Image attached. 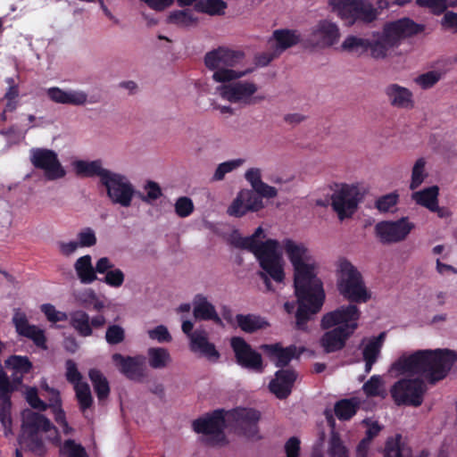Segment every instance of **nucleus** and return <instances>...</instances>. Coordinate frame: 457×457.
Here are the masks:
<instances>
[{"label":"nucleus","mask_w":457,"mask_h":457,"mask_svg":"<svg viewBox=\"0 0 457 457\" xmlns=\"http://www.w3.org/2000/svg\"><path fill=\"white\" fill-rule=\"evenodd\" d=\"M337 287L340 295L350 303H364L370 299L361 273L345 257L337 262Z\"/></svg>","instance_id":"obj_7"},{"label":"nucleus","mask_w":457,"mask_h":457,"mask_svg":"<svg viewBox=\"0 0 457 457\" xmlns=\"http://www.w3.org/2000/svg\"><path fill=\"white\" fill-rule=\"evenodd\" d=\"M56 428L45 415L26 409L21 412V433L18 436V443L21 449L28 451L38 457L46 454V447L44 443L41 432H48Z\"/></svg>","instance_id":"obj_5"},{"label":"nucleus","mask_w":457,"mask_h":457,"mask_svg":"<svg viewBox=\"0 0 457 457\" xmlns=\"http://www.w3.org/2000/svg\"><path fill=\"white\" fill-rule=\"evenodd\" d=\"M13 387L9 380L7 374L0 370V400H11V394Z\"/></svg>","instance_id":"obj_63"},{"label":"nucleus","mask_w":457,"mask_h":457,"mask_svg":"<svg viewBox=\"0 0 457 457\" xmlns=\"http://www.w3.org/2000/svg\"><path fill=\"white\" fill-rule=\"evenodd\" d=\"M236 320L241 330L250 334L270 326L264 318L254 314H237Z\"/></svg>","instance_id":"obj_32"},{"label":"nucleus","mask_w":457,"mask_h":457,"mask_svg":"<svg viewBox=\"0 0 457 457\" xmlns=\"http://www.w3.org/2000/svg\"><path fill=\"white\" fill-rule=\"evenodd\" d=\"M297 379V373L293 369H279L274 378L269 383L270 391L279 400L287 399Z\"/></svg>","instance_id":"obj_22"},{"label":"nucleus","mask_w":457,"mask_h":457,"mask_svg":"<svg viewBox=\"0 0 457 457\" xmlns=\"http://www.w3.org/2000/svg\"><path fill=\"white\" fill-rule=\"evenodd\" d=\"M70 325L80 337H87L93 334V329L90 326L89 315L82 310H78L70 313Z\"/></svg>","instance_id":"obj_33"},{"label":"nucleus","mask_w":457,"mask_h":457,"mask_svg":"<svg viewBox=\"0 0 457 457\" xmlns=\"http://www.w3.org/2000/svg\"><path fill=\"white\" fill-rule=\"evenodd\" d=\"M414 228V223L408 217H402L397 220L378 222L374 233L382 245H391L405 240Z\"/></svg>","instance_id":"obj_14"},{"label":"nucleus","mask_w":457,"mask_h":457,"mask_svg":"<svg viewBox=\"0 0 457 457\" xmlns=\"http://www.w3.org/2000/svg\"><path fill=\"white\" fill-rule=\"evenodd\" d=\"M425 165L426 161L423 157L419 158L414 163L411 170V180L410 184V188L411 190H414L417 187H419L424 181L425 178L427 177V173L425 171Z\"/></svg>","instance_id":"obj_43"},{"label":"nucleus","mask_w":457,"mask_h":457,"mask_svg":"<svg viewBox=\"0 0 457 457\" xmlns=\"http://www.w3.org/2000/svg\"><path fill=\"white\" fill-rule=\"evenodd\" d=\"M244 162V159L238 158L220 163L213 174L212 180H222L227 173L240 167Z\"/></svg>","instance_id":"obj_46"},{"label":"nucleus","mask_w":457,"mask_h":457,"mask_svg":"<svg viewBox=\"0 0 457 457\" xmlns=\"http://www.w3.org/2000/svg\"><path fill=\"white\" fill-rule=\"evenodd\" d=\"M361 318L360 309L353 303L342 305L323 315L320 327L329 329L320 337V343L327 353L342 350L350 337L358 328Z\"/></svg>","instance_id":"obj_3"},{"label":"nucleus","mask_w":457,"mask_h":457,"mask_svg":"<svg viewBox=\"0 0 457 457\" xmlns=\"http://www.w3.org/2000/svg\"><path fill=\"white\" fill-rule=\"evenodd\" d=\"M194 212L193 201L187 196H180L175 203V212L180 218L188 217Z\"/></svg>","instance_id":"obj_53"},{"label":"nucleus","mask_w":457,"mask_h":457,"mask_svg":"<svg viewBox=\"0 0 457 457\" xmlns=\"http://www.w3.org/2000/svg\"><path fill=\"white\" fill-rule=\"evenodd\" d=\"M74 391L79 409L84 412L93 404V397L90 386L87 382H85L78 386L76 385V386H74Z\"/></svg>","instance_id":"obj_40"},{"label":"nucleus","mask_w":457,"mask_h":457,"mask_svg":"<svg viewBox=\"0 0 457 457\" xmlns=\"http://www.w3.org/2000/svg\"><path fill=\"white\" fill-rule=\"evenodd\" d=\"M149 365L153 369H162L170 361V355L167 349L162 347H151L148 349Z\"/></svg>","instance_id":"obj_38"},{"label":"nucleus","mask_w":457,"mask_h":457,"mask_svg":"<svg viewBox=\"0 0 457 457\" xmlns=\"http://www.w3.org/2000/svg\"><path fill=\"white\" fill-rule=\"evenodd\" d=\"M221 98L244 105H253L265 99L264 96H255L258 87L251 81H237L217 87Z\"/></svg>","instance_id":"obj_12"},{"label":"nucleus","mask_w":457,"mask_h":457,"mask_svg":"<svg viewBox=\"0 0 457 457\" xmlns=\"http://www.w3.org/2000/svg\"><path fill=\"white\" fill-rule=\"evenodd\" d=\"M393 46H389V42L384 39L383 35L377 39L348 36L341 45L344 51L356 54L359 56L364 54L370 50V56L374 59L386 58L389 48Z\"/></svg>","instance_id":"obj_15"},{"label":"nucleus","mask_w":457,"mask_h":457,"mask_svg":"<svg viewBox=\"0 0 457 457\" xmlns=\"http://www.w3.org/2000/svg\"><path fill=\"white\" fill-rule=\"evenodd\" d=\"M385 338V333H380L377 337L371 338L364 346L362 351L363 360L365 361V372L370 373L372 366L378 361L382 345Z\"/></svg>","instance_id":"obj_31"},{"label":"nucleus","mask_w":457,"mask_h":457,"mask_svg":"<svg viewBox=\"0 0 457 457\" xmlns=\"http://www.w3.org/2000/svg\"><path fill=\"white\" fill-rule=\"evenodd\" d=\"M282 245L294 269L295 295L299 303L295 328L306 332L308 322L320 312L326 297L323 283L317 276L318 263L303 243L286 238Z\"/></svg>","instance_id":"obj_1"},{"label":"nucleus","mask_w":457,"mask_h":457,"mask_svg":"<svg viewBox=\"0 0 457 457\" xmlns=\"http://www.w3.org/2000/svg\"><path fill=\"white\" fill-rule=\"evenodd\" d=\"M144 189L146 191V195L141 194L140 198L143 202L145 203H151L153 201H155L158 198H160L162 195L159 184L152 180H148L145 183Z\"/></svg>","instance_id":"obj_55"},{"label":"nucleus","mask_w":457,"mask_h":457,"mask_svg":"<svg viewBox=\"0 0 457 457\" xmlns=\"http://www.w3.org/2000/svg\"><path fill=\"white\" fill-rule=\"evenodd\" d=\"M244 53L220 46L209 51L204 55V65L213 71L212 79L215 82L226 83L241 79L250 71H236L233 68L244 59Z\"/></svg>","instance_id":"obj_6"},{"label":"nucleus","mask_w":457,"mask_h":457,"mask_svg":"<svg viewBox=\"0 0 457 457\" xmlns=\"http://www.w3.org/2000/svg\"><path fill=\"white\" fill-rule=\"evenodd\" d=\"M425 26L414 22L410 18H402L397 21L386 23L382 35L384 39L389 42V46H396L403 38H406L423 32Z\"/></svg>","instance_id":"obj_18"},{"label":"nucleus","mask_w":457,"mask_h":457,"mask_svg":"<svg viewBox=\"0 0 457 457\" xmlns=\"http://www.w3.org/2000/svg\"><path fill=\"white\" fill-rule=\"evenodd\" d=\"M300 42V35L295 30L276 29L273 31L272 37L269 39L268 44L270 48L280 55L287 49L297 45Z\"/></svg>","instance_id":"obj_26"},{"label":"nucleus","mask_w":457,"mask_h":457,"mask_svg":"<svg viewBox=\"0 0 457 457\" xmlns=\"http://www.w3.org/2000/svg\"><path fill=\"white\" fill-rule=\"evenodd\" d=\"M74 169L79 176L86 178L99 177V182L102 184L104 178L111 172L110 170L104 169L102 166L101 160L95 161H77L74 163Z\"/></svg>","instance_id":"obj_29"},{"label":"nucleus","mask_w":457,"mask_h":457,"mask_svg":"<svg viewBox=\"0 0 457 457\" xmlns=\"http://www.w3.org/2000/svg\"><path fill=\"white\" fill-rule=\"evenodd\" d=\"M12 401L0 400V423L5 436L12 434V419L11 415Z\"/></svg>","instance_id":"obj_42"},{"label":"nucleus","mask_w":457,"mask_h":457,"mask_svg":"<svg viewBox=\"0 0 457 457\" xmlns=\"http://www.w3.org/2000/svg\"><path fill=\"white\" fill-rule=\"evenodd\" d=\"M260 349L279 369H285L293 359L299 357L297 347L295 345L283 347L280 343L263 344L260 346Z\"/></svg>","instance_id":"obj_23"},{"label":"nucleus","mask_w":457,"mask_h":457,"mask_svg":"<svg viewBox=\"0 0 457 457\" xmlns=\"http://www.w3.org/2000/svg\"><path fill=\"white\" fill-rule=\"evenodd\" d=\"M328 453L329 457H349V451L337 432L331 433Z\"/></svg>","instance_id":"obj_41"},{"label":"nucleus","mask_w":457,"mask_h":457,"mask_svg":"<svg viewBox=\"0 0 457 457\" xmlns=\"http://www.w3.org/2000/svg\"><path fill=\"white\" fill-rule=\"evenodd\" d=\"M102 186L106 190V195L113 204L129 207L135 194L134 186L126 176L111 170L105 176Z\"/></svg>","instance_id":"obj_11"},{"label":"nucleus","mask_w":457,"mask_h":457,"mask_svg":"<svg viewBox=\"0 0 457 457\" xmlns=\"http://www.w3.org/2000/svg\"><path fill=\"white\" fill-rule=\"evenodd\" d=\"M65 377L69 383L73 385V387L76 386V385H80L82 383H85V381H82V374L78 370L77 364L73 360H67L65 362Z\"/></svg>","instance_id":"obj_49"},{"label":"nucleus","mask_w":457,"mask_h":457,"mask_svg":"<svg viewBox=\"0 0 457 457\" xmlns=\"http://www.w3.org/2000/svg\"><path fill=\"white\" fill-rule=\"evenodd\" d=\"M112 360L119 371L131 380H140L144 377L145 358L141 355L123 356L113 353Z\"/></svg>","instance_id":"obj_21"},{"label":"nucleus","mask_w":457,"mask_h":457,"mask_svg":"<svg viewBox=\"0 0 457 457\" xmlns=\"http://www.w3.org/2000/svg\"><path fill=\"white\" fill-rule=\"evenodd\" d=\"M236 362L244 369L262 372L263 360L262 354L255 351L243 337H234L230 340Z\"/></svg>","instance_id":"obj_16"},{"label":"nucleus","mask_w":457,"mask_h":457,"mask_svg":"<svg viewBox=\"0 0 457 457\" xmlns=\"http://www.w3.org/2000/svg\"><path fill=\"white\" fill-rule=\"evenodd\" d=\"M417 4L428 8L436 15L442 14L447 9V0H417Z\"/></svg>","instance_id":"obj_59"},{"label":"nucleus","mask_w":457,"mask_h":457,"mask_svg":"<svg viewBox=\"0 0 457 457\" xmlns=\"http://www.w3.org/2000/svg\"><path fill=\"white\" fill-rule=\"evenodd\" d=\"M41 311L51 322L63 321L67 320V314L65 312L56 311L55 307L51 303L42 304Z\"/></svg>","instance_id":"obj_61"},{"label":"nucleus","mask_w":457,"mask_h":457,"mask_svg":"<svg viewBox=\"0 0 457 457\" xmlns=\"http://www.w3.org/2000/svg\"><path fill=\"white\" fill-rule=\"evenodd\" d=\"M8 87L3 96L5 101L4 112H14L19 106L20 88L14 79L8 77L5 79Z\"/></svg>","instance_id":"obj_37"},{"label":"nucleus","mask_w":457,"mask_h":457,"mask_svg":"<svg viewBox=\"0 0 457 457\" xmlns=\"http://www.w3.org/2000/svg\"><path fill=\"white\" fill-rule=\"evenodd\" d=\"M241 192L248 193V195H245V197H244L248 212H257L263 208L262 199L254 190L243 189Z\"/></svg>","instance_id":"obj_58"},{"label":"nucleus","mask_w":457,"mask_h":457,"mask_svg":"<svg viewBox=\"0 0 457 457\" xmlns=\"http://www.w3.org/2000/svg\"><path fill=\"white\" fill-rule=\"evenodd\" d=\"M169 21L179 26H190L196 21V18L191 10L187 9L170 12Z\"/></svg>","instance_id":"obj_45"},{"label":"nucleus","mask_w":457,"mask_h":457,"mask_svg":"<svg viewBox=\"0 0 457 457\" xmlns=\"http://www.w3.org/2000/svg\"><path fill=\"white\" fill-rule=\"evenodd\" d=\"M74 270L82 284L88 285L98 279L96 268L92 264V257L89 254L78 258L74 263Z\"/></svg>","instance_id":"obj_30"},{"label":"nucleus","mask_w":457,"mask_h":457,"mask_svg":"<svg viewBox=\"0 0 457 457\" xmlns=\"http://www.w3.org/2000/svg\"><path fill=\"white\" fill-rule=\"evenodd\" d=\"M384 93L391 106L398 109L411 110L414 107L412 92L398 84H389Z\"/></svg>","instance_id":"obj_25"},{"label":"nucleus","mask_w":457,"mask_h":457,"mask_svg":"<svg viewBox=\"0 0 457 457\" xmlns=\"http://www.w3.org/2000/svg\"><path fill=\"white\" fill-rule=\"evenodd\" d=\"M125 339V331L120 325H111L105 332V340L109 345H118Z\"/></svg>","instance_id":"obj_54"},{"label":"nucleus","mask_w":457,"mask_h":457,"mask_svg":"<svg viewBox=\"0 0 457 457\" xmlns=\"http://www.w3.org/2000/svg\"><path fill=\"white\" fill-rule=\"evenodd\" d=\"M223 409H217L193 421V429L197 434L208 436L205 442L208 445H222L228 443L224 429L226 428Z\"/></svg>","instance_id":"obj_9"},{"label":"nucleus","mask_w":457,"mask_h":457,"mask_svg":"<svg viewBox=\"0 0 457 457\" xmlns=\"http://www.w3.org/2000/svg\"><path fill=\"white\" fill-rule=\"evenodd\" d=\"M457 361V354L449 349L420 350L400 357L393 369L401 373L422 375L432 385L444 379Z\"/></svg>","instance_id":"obj_2"},{"label":"nucleus","mask_w":457,"mask_h":457,"mask_svg":"<svg viewBox=\"0 0 457 457\" xmlns=\"http://www.w3.org/2000/svg\"><path fill=\"white\" fill-rule=\"evenodd\" d=\"M111 287L118 288L122 286L125 280V275L120 269L109 270L103 278H98Z\"/></svg>","instance_id":"obj_50"},{"label":"nucleus","mask_w":457,"mask_h":457,"mask_svg":"<svg viewBox=\"0 0 457 457\" xmlns=\"http://www.w3.org/2000/svg\"><path fill=\"white\" fill-rule=\"evenodd\" d=\"M77 241L79 247H91L96 244V237L94 230L86 228L78 233Z\"/></svg>","instance_id":"obj_60"},{"label":"nucleus","mask_w":457,"mask_h":457,"mask_svg":"<svg viewBox=\"0 0 457 457\" xmlns=\"http://www.w3.org/2000/svg\"><path fill=\"white\" fill-rule=\"evenodd\" d=\"M190 350L193 353H199L208 359L220 357V353L214 344L209 342L207 334L204 330H195L190 335Z\"/></svg>","instance_id":"obj_27"},{"label":"nucleus","mask_w":457,"mask_h":457,"mask_svg":"<svg viewBox=\"0 0 457 457\" xmlns=\"http://www.w3.org/2000/svg\"><path fill=\"white\" fill-rule=\"evenodd\" d=\"M382 382L378 376H372L366 383H364L362 389L365 395L369 397L381 396L380 390Z\"/></svg>","instance_id":"obj_57"},{"label":"nucleus","mask_w":457,"mask_h":457,"mask_svg":"<svg viewBox=\"0 0 457 457\" xmlns=\"http://www.w3.org/2000/svg\"><path fill=\"white\" fill-rule=\"evenodd\" d=\"M25 398L32 409L39 411H45L48 409L47 403L39 398L37 389L36 387H29L26 392Z\"/></svg>","instance_id":"obj_56"},{"label":"nucleus","mask_w":457,"mask_h":457,"mask_svg":"<svg viewBox=\"0 0 457 457\" xmlns=\"http://www.w3.org/2000/svg\"><path fill=\"white\" fill-rule=\"evenodd\" d=\"M193 314L195 320H212L215 324L221 326L222 320L218 315L215 307L203 295H196L193 301Z\"/></svg>","instance_id":"obj_28"},{"label":"nucleus","mask_w":457,"mask_h":457,"mask_svg":"<svg viewBox=\"0 0 457 457\" xmlns=\"http://www.w3.org/2000/svg\"><path fill=\"white\" fill-rule=\"evenodd\" d=\"M88 378L98 400H105L110 395V386L106 377L100 370L92 368L88 370Z\"/></svg>","instance_id":"obj_34"},{"label":"nucleus","mask_w":457,"mask_h":457,"mask_svg":"<svg viewBox=\"0 0 457 457\" xmlns=\"http://www.w3.org/2000/svg\"><path fill=\"white\" fill-rule=\"evenodd\" d=\"M227 4L222 0H200L195 3V9L210 15H220L224 13Z\"/></svg>","instance_id":"obj_39"},{"label":"nucleus","mask_w":457,"mask_h":457,"mask_svg":"<svg viewBox=\"0 0 457 457\" xmlns=\"http://www.w3.org/2000/svg\"><path fill=\"white\" fill-rule=\"evenodd\" d=\"M12 323L19 336L27 337L40 348L46 349V337L43 329L30 325L24 312L16 310L12 316Z\"/></svg>","instance_id":"obj_20"},{"label":"nucleus","mask_w":457,"mask_h":457,"mask_svg":"<svg viewBox=\"0 0 457 457\" xmlns=\"http://www.w3.org/2000/svg\"><path fill=\"white\" fill-rule=\"evenodd\" d=\"M6 365L21 375L29 373L32 363L27 356L12 355L6 361Z\"/></svg>","instance_id":"obj_44"},{"label":"nucleus","mask_w":457,"mask_h":457,"mask_svg":"<svg viewBox=\"0 0 457 457\" xmlns=\"http://www.w3.org/2000/svg\"><path fill=\"white\" fill-rule=\"evenodd\" d=\"M236 248L247 250L254 254L260 267L268 272L270 278L280 283L285 278V272L281 264V256L278 252V242L276 239H267L264 242L254 240L251 236L242 237L233 234L229 240Z\"/></svg>","instance_id":"obj_4"},{"label":"nucleus","mask_w":457,"mask_h":457,"mask_svg":"<svg viewBox=\"0 0 457 457\" xmlns=\"http://www.w3.org/2000/svg\"><path fill=\"white\" fill-rule=\"evenodd\" d=\"M359 203V191L355 187L344 185L331 197V205L338 219L344 220L355 212Z\"/></svg>","instance_id":"obj_17"},{"label":"nucleus","mask_w":457,"mask_h":457,"mask_svg":"<svg viewBox=\"0 0 457 457\" xmlns=\"http://www.w3.org/2000/svg\"><path fill=\"white\" fill-rule=\"evenodd\" d=\"M148 336L151 339L157 340L159 343H168L172 339L167 328L163 325H159L154 328L148 330Z\"/></svg>","instance_id":"obj_62"},{"label":"nucleus","mask_w":457,"mask_h":457,"mask_svg":"<svg viewBox=\"0 0 457 457\" xmlns=\"http://www.w3.org/2000/svg\"><path fill=\"white\" fill-rule=\"evenodd\" d=\"M438 187L432 186L413 193L412 198L418 204L424 206L430 211L438 203Z\"/></svg>","instance_id":"obj_36"},{"label":"nucleus","mask_w":457,"mask_h":457,"mask_svg":"<svg viewBox=\"0 0 457 457\" xmlns=\"http://www.w3.org/2000/svg\"><path fill=\"white\" fill-rule=\"evenodd\" d=\"M339 38L338 26L328 20H320L312 29L308 42L312 46L327 48L336 45Z\"/></svg>","instance_id":"obj_19"},{"label":"nucleus","mask_w":457,"mask_h":457,"mask_svg":"<svg viewBox=\"0 0 457 457\" xmlns=\"http://www.w3.org/2000/svg\"><path fill=\"white\" fill-rule=\"evenodd\" d=\"M359 402L355 398L341 399L335 403V415L339 420H349L357 412Z\"/></svg>","instance_id":"obj_35"},{"label":"nucleus","mask_w":457,"mask_h":457,"mask_svg":"<svg viewBox=\"0 0 457 457\" xmlns=\"http://www.w3.org/2000/svg\"><path fill=\"white\" fill-rule=\"evenodd\" d=\"M229 415L241 428L244 436L248 438H259L257 423L261 418L260 411L251 408H240L233 410Z\"/></svg>","instance_id":"obj_24"},{"label":"nucleus","mask_w":457,"mask_h":457,"mask_svg":"<svg viewBox=\"0 0 457 457\" xmlns=\"http://www.w3.org/2000/svg\"><path fill=\"white\" fill-rule=\"evenodd\" d=\"M399 201V195L396 192H392L382 196H379L375 201V207L380 212H387L395 207Z\"/></svg>","instance_id":"obj_47"},{"label":"nucleus","mask_w":457,"mask_h":457,"mask_svg":"<svg viewBox=\"0 0 457 457\" xmlns=\"http://www.w3.org/2000/svg\"><path fill=\"white\" fill-rule=\"evenodd\" d=\"M441 79V73L436 71H428L418 76L415 82L422 88L428 89L434 87Z\"/></svg>","instance_id":"obj_52"},{"label":"nucleus","mask_w":457,"mask_h":457,"mask_svg":"<svg viewBox=\"0 0 457 457\" xmlns=\"http://www.w3.org/2000/svg\"><path fill=\"white\" fill-rule=\"evenodd\" d=\"M29 161L35 169L44 171L47 180L60 179L66 175L58 154L52 149L43 147L31 148L29 151Z\"/></svg>","instance_id":"obj_13"},{"label":"nucleus","mask_w":457,"mask_h":457,"mask_svg":"<svg viewBox=\"0 0 457 457\" xmlns=\"http://www.w3.org/2000/svg\"><path fill=\"white\" fill-rule=\"evenodd\" d=\"M328 5L333 12L350 26L358 21L372 22L378 16L377 10L367 0H329Z\"/></svg>","instance_id":"obj_8"},{"label":"nucleus","mask_w":457,"mask_h":457,"mask_svg":"<svg viewBox=\"0 0 457 457\" xmlns=\"http://www.w3.org/2000/svg\"><path fill=\"white\" fill-rule=\"evenodd\" d=\"M87 95L83 91H67L65 104L83 105L87 103Z\"/></svg>","instance_id":"obj_64"},{"label":"nucleus","mask_w":457,"mask_h":457,"mask_svg":"<svg viewBox=\"0 0 457 457\" xmlns=\"http://www.w3.org/2000/svg\"><path fill=\"white\" fill-rule=\"evenodd\" d=\"M245 195H248V193L240 191L237 197L234 199L231 205L228 209V213L230 216L240 218L248 212L247 206L244 200Z\"/></svg>","instance_id":"obj_48"},{"label":"nucleus","mask_w":457,"mask_h":457,"mask_svg":"<svg viewBox=\"0 0 457 457\" xmlns=\"http://www.w3.org/2000/svg\"><path fill=\"white\" fill-rule=\"evenodd\" d=\"M61 453L67 457H81L87 454L85 448L72 439L64 441Z\"/></svg>","instance_id":"obj_51"},{"label":"nucleus","mask_w":457,"mask_h":457,"mask_svg":"<svg viewBox=\"0 0 457 457\" xmlns=\"http://www.w3.org/2000/svg\"><path fill=\"white\" fill-rule=\"evenodd\" d=\"M427 386L421 378H402L390 388V395L397 406L419 407L422 404Z\"/></svg>","instance_id":"obj_10"}]
</instances>
